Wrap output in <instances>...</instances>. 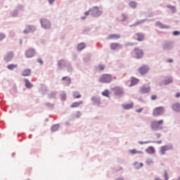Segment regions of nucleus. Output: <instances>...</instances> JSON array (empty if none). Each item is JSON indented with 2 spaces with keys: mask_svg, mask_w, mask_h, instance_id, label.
<instances>
[{
  "mask_svg": "<svg viewBox=\"0 0 180 180\" xmlns=\"http://www.w3.org/2000/svg\"><path fill=\"white\" fill-rule=\"evenodd\" d=\"M164 123V120H160L159 121H153L151 123V129L152 130L157 131V130H161L162 129V127H161V124Z\"/></svg>",
  "mask_w": 180,
  "mask_h": 180,
  "instance_id": "1",
  "label": "nucleus"
},
{
  "mask_svg": "<svg viewBox=\"0 0 180 180\" xmlns=\"http://www.w3.org/2000/svg\"><path fill=\"white\" fill-rule=\"evenodd\" d=\"M113 77H112L111 75L109 74H104L101 76L99 81L100 82H103L104 84L111 82Z\"/></svg>",
  "mask_w": 180,
  "mask_h": 180,
  "instance_id": "2",
  "label": "nucleus"
},
{
  "mask_svg": "<svg viewBox=\"0 0 180 180\" xmlns=\"http://www.w3.org/2000/svg\"><path fill=\"white\" fill-rule=\"evenodd\" d=\"M91 15L92 16H101L102 15V11H99V8L94 7L92 9H90Z\"/></svg>",
  "mask_w": 180,
  "mask_h": 180,
  "instance_id": "3",
  "label": "nucleus"
},
{
  "mask_svg": "<svg viewBox=\"0 0 180 180\" xmlns=\"http://www.w3.org/2000/svg\"><path fill=\"white\" fill-rule=\"evenodd\" d=\"M41 25L44 29H50V27H51V23L50 21L44 18L41 20Z\"/></svg>",
  "mask_w": 180,
  "mask_h": 180,
  "instance_id": "4",
  "label": "nucleus"
},
{
  "mask_svg": "<svg viewBox=\"0 0 180 180\" xmlns=\"http://www.w3.org/2000/svg\"><path fill=\"white\" fill-rule=\"evenodd\" d=\"M164 113V107H158L153 110L154 116H160Z\"/></svg>",
  "mask_w": 180,
  "mask_h": 180,
  "instance_id": "5",
  "label": "nucleus"
},
{
  "mask_svg": "<svg viewBox=\"0 0 180 180\" xmlns=\"http://www.w3.org/2000/svg\"><path fill=\"white\" fill-rule=\"evenodd\" d=\"M134 51L136 54V58H142L143 56H144V51L139 48H134Z\"/></svg>",
  "mask_w": 180,
  "mask_h": 180,
  "instance_id": "6",
  "label": "nucleus"
},
{
  "mask_svg": "<svg viewBox=\"0 0 180 180\" xmlns=\"http://www.w3.org/2000/svg\"><path fill=\"white\" fill-rule=\"evenodd\" d=\"M148 71H150V68L147 65H143L139 69V72H140L141 75H145V74H147Z\"/></svg>",
  "mask_w": 180,
  "mask_h": 180,
  "instance_id": "7",
  "label": "nucleus"
},
{
  "mask_svg": "<svg viewBox=\"0 0 180 180\" xmlns=\"http://www.w3.org/2000/svg\"><path fill=\"white\" fill-rule=\"evenodd\" d=\"M122 36L120 34H110L107 37L108 40H119Z\"/></svg>",
  "mask_w": 180,
  "mask_h": 180,
  "instance_id": "8",
  "label": "nucleus"
},
{
  "mask_svg": "<svg viewBox=\"0 0 180 180\" xmlns=\"http://www.w3.org/2000/svg\"><path fill=\"white\" fill-rule=\"evenodd\" d=\"M134 40H136L137 41H143L144 40V34L143 33H136L134 35Z\"/></svg>",
  "mask_w": 180,
  "mask_h": 180,
  "instance_id": "9",
  "label": "nucleus"
},
{
  "mask_svg": "<svg viewBox=\"0 0 180 180\" xmlns=\"http://www.w3.org/2000/svg\"><path fill=\"white\" fill-rule=\"evenodd\" d=\"M36 54V52L34 51V49H28L25 52V56L27 58H32V57H34V55Z\"/></svg>",
  "mask_w": 180,
  "mask_h": 180,
  "instance_id": "10",
  "label": "nucleus"
},
{
  "mask_svg": "<svg viewBox=\"0 0 180 180\" xmlns=\"http://www.w3.org/2000/svg\"><path fill=\"white\" fill-rule=\"evenodd\" d=\"M110 47L111 50H119V49H122V46L119 43H112Z\"/></svg>",
  "mask_w": 180,
  "mask_h": 180,
  "instance_id": "11",
  "label": "nucleus"
},
{
  "mask_svg": "<svg viewBox=\"0 0 180 180\" xmlns=\"http://www.w3.org/2000/svg\"><path fill=\"white\" fill-rule=\"evenodd\" d=\"M13 58V53L12 52H9L8 53H7V55L5 56L4 60L6 63H9V61H11V60H12Z\"/></svg>",
  "mask_w": 180,
  "mask_h": 180,
  "instance_id": "12",
  "label": "nucleus"
},
{
  "mask_svg": "<svg viewBox=\"0 0 180 180\" xmlns=\"http://www.w3.org/2000/svg\"><path fill=\"white\" fill-rule=\"evenodd\" d=\"M62 82L64 85H70V84H71V78L68 77H63L62 78Z\"/></svg>",
  "mask_w": 180,
  "mask_h": 180,
  "instance_id": "13",
  "label": "nucleus"
},
{
  "mask_svg": "<svg viewBox=\"0 0 180 180\" xmlns=\"http://www.w3.org/2000/svg\"><path fill=\"white\" fill-rule=\"evenodd\" d=\"M34 26L27 25L25 30H24V33L27 34L30 33V32H34L35 30Z\"/></svg>",
  "mask_w": 180,
  "mask_h": 180,
  "instance_id": "14",
  "label": "nucleus"
},
{
  "mask_svg": "<svg viewBox=\"0 0 180 180\" xmlns=\"http://www.w3.org/2000/svg\"><path fill=\"white\" fill-rule=\"evenodd\" d=\"M155 25L158 27H160V29H169V26H167V25L162 24L161 22H157L155 23Z\"/></svg>",
  "mask_w": 180,
  "mask_h": 180,
  "instance_id": "15",
  "label": "nucleus"
},
{
  "mask_svg": "<svg viewBox=\"0 0 180 180\" xmlns=\"http://www.w3.org/2000/svg\"><path fill=\"white\" fill-rule=\"evenodd\" d=\"M172 108L174 112H180V103H176L172 105Z\"/></svg>",
  "mask_w": 180,
  "mask_h": 180,
  "instance_id": "16",
  "label": "nucleus"
},
{
  "mask_svg": "<svg viewBox=\"0 0 180 180\" xmlns=\"http://www.w3.org/2000/svg\"><path fill=\"white\" fill-rule=\"evenodd\" d=\"M139 81L140 80L136 77H131V84L129 85V86H134V85H137V84H139Z\"/></svg>",
  "mask_w": 180,
  "mask_h": 180,
  "instance_id": "17",
  "label": "nucleus"
},
{
  "mask_svg": "<svg viewBox=\"0 0 180 180\" xmlns=\"http://www.w3.org/2000/svg\"><path fill=\"white\" fill-rule=\"evenodd\" d=\"M32 71L30 70V69H25L24 70H22V75L23 77H29V75H30Z\"/></svg>",
  "mask_w": 180,
  "mask_h": 180,
  "instance_id": "18",
  "label": "nucleus"
},
{
  "mask_svg": "<svg viewBox=\"0 0 180 180\" xmlns=\"http://www.w3.org/2000/svg\"><path fill=\"white\" fill-rule=\"evenodd\" d=\"M146 153H148V154H155V148H154V147H153V146L148 147L146 150Z\"/></svg>",
  "mask_w": 180,
  "mask_h": 180,
  "instance_id": "19",
  "label": "nucleus"
},
{
  "mask_svg": "<svg viewBox=\"0 0 180 180\" xmlns=\"http://www.w3.org/2000/svg\"><path fill=\"white\" fill-rule=\"evenodd\" d=\"M167 150H168V146H162L160 150V154L161 155H164L165 154L166 151H167Z\"/></svg>",
  "mask_w": 180,
  "mask_h": 180,
  "instance_id": "20",
  "label": "nucleus"
},
{
  "mask_svg": "<svg viewBox=\"0 0 180 180\" xmlns=\"http://www.w3.org/2000/svg\"><path fill=\"white\" fill-rule=\"evenodd\" d=\"M133 106H134L133 103L122 105V108L126 110L133 109Z\"/></svg>",
  "mask_w": 180,
  "mask_h": 180,
  "instance_id": "21",
  "label": "nucleus"
},
{
  "mask_svg": "<svg viewBox=\"0 0 180 180\" xmlns=\"http://www.w3.org/2000/svg\"><path fill=\"white\" fill-rule=\"evenodd\" d=\"M82 103H84V101H82L79 102H75L70 105V108H78V106H79L80 105H82Z\"/></svg>",
  "mask_w": 180,
  "mask_h": 180,
  "instance_id": "22",
  "label": "nucleus"
},
{
  "mask_svg": "<svg viewBox=\"0 0 180 180\" xmlns=\"http://www.w3.org/2000/svg\"><path fill=\"white\" fill-rule=\"evenodd\" d=\"M25 82V86H27V88H32L33 87V84L32 83H30V81H29V79H24Z\"/></svg>",
  "mask_w": 180,
  "mask_h": 180,
  "instance_id": "23",
  "label": "nucleus"
},
{
  "mask_svg": "<svg viewBox=\"0 0 180 180\" xmlns=\"http://www.w3.org/2000/svg\"><path fill=\"white\" fill-rule=\"evenodd\" d=\"M144 165L143 163H139L138 162H135L134 163V166L135 167V168H136V169H140V168H142V167Z\"/></svg>",
  "mask_w": 180,
  "mask_h": 180,
  "instance_id": "24",
  "label": "nucleus"
},
{
  "mask_svg": "<svg viewBox=\"0 0 180 180\" xmlns=\"http://www.w3.org/2000/svg\"><path fill=\"white\" fill-rule=\"evenodd\" d=\"M172 82V77H169L163 81V84L168 85V84H171Z\"/></svg>",
  "mask_w": 180,
  "mask_h": 180,
  "instance_id": "25",
  "label": "nucleus"
},
{
  "mask_svg": "<svg viewBox=\"0 0 180 180\" xmlns=\"http://www.w3.org/2000/svg\"><path fill=\"white\" fill-rule=\"evenodd\" d=\"M129 153L134 155V154H143V151H139L136 149H132L129 150Z\"/></svg>",
  "mask_w": 180,
  "mask_h": 180,
  "instance_id": "26",
  "label": "nucleus"
},
{
  "mask_svg": "<svg viewBox=\"0 0 180 180\" xmlns=\"http://www.w3.org/2000/svg\"><path fill=\"white\" fill-rule=\"evenodd\" d=\"M85 49V44L84 43H80L77 46V50L79 51H81L82 50H84Z\"/></svg>",
  "mask_w": 180,
  "mask_h": 180,
  "instance_id": "27",
  "label": "nucleus"
},
{
  "mask_svg": "<svg viewBox=\"0 0 180 180\" xmlns=\"http://www.w3.org/2000/svg\"><path fill=\"white\" fill-rule=\"evenodd\" d=\"M169 49H171V43L165 42L163 46V49L164 50H169Z\"/></svg>",
  "mask_w": 180,
  "mask_h": 180,
  "instance_id": "28",
  "label": "nucleus"
},
{
  "mask_svg": "<svg viewBox=\"0 0 180 180\" xmlns=\"http://www.w3.org/2000/svg\"><path fill=\"white\" fill-rule=\"evenodd\" d=\"M167 8L170 9V11H172V12L173 13H175V12H176V8L175 6H174L168 5V6H167Z\"/></svg>",
  "mask_w": 180,
  "mask_h": 180,
  "instance_id": "29",
  "label": "nucleus"
},
{
  "mask_svg": "<svg viewBox=\"0 0 180 180\" xmlns=\"http://www.w3.org/2000/svg\"><path fill=\"white\" fill-rule=\"evenodd\" d=\"M8 70H15V68H18V65L10 64L7 66Z\"/></svg>",
  "mask_w": 180,
  "mask_h": 180,
  "instance_id": "30",
  "label": "nucleus"
},
{
  "mask_svg": "<svg viewBox=\"0 0 180 180\" xmlns=\"http://www.w3.org/2000/svg\"><path fill=\"white\" fill-rule=\"evenodd\" d=\"M58 65H59V67H65V60H60L58 62Z\"/></svg>",
  "mask_w": 180,
  "mask_h": 180,
  "instance_id": "31",
  "label": "nucleus"
},
{
  "mask_svg": "<svg viewBox=\"0 0 180 180\" xmlns=\"http://www.w3.org/2000/svg\"><path fill=\"white\" fill-rule=\"evenodd\" d=\"M60 127V125L58 124H55L51 127L52 131H57L58 130V128Z\"/></svg>",
  "mask_w": 180,
  "mask_h": 180,
  "instance_id": "32",
  "label": "nucleus"
},
{
  "mask_svg": "<svg viewBox=\"0 0 180 180\" xmlns=\"http://www.w3.org/2000/svg\"><path fill=\"white\" fill-rule=\"evenodd\" d=\"M129 6H131V8H136L137 6V3L136 1H130Z\"/></svg>",
  "mask_w": 180,
  "mask_h": 180,
  "instance_id": "33",
  "label": "nucleus"
},
{
  "mask_svg": "<svg viewBox=\"0 0 180 180\" xmlns=\"http://www.w3.org/2000/svg\"><path fill=\"white\" fill-rule=\"evenodd\" d=\"M73 96L76 99H79V98H81V94H79L78 92H75Z\"/></svg>",
  "mask_w": 180,
  "mask_h": 180,
  "instance_id": "34",
  "label": "nucleus"
},
{
  "mask_svg": "<svg viewBox=\"0 0 180 180\" xmlns=\"http://www.w3.org/2000/svg\"><path fill=\"white\" fill-rule=\"evenodd\" d=\"M164 178H165V180H168L169 179L168 172H167V171H165Z\"/></svg>",
  "mask_w": 180,
  "mask_h": 180,
  "instance_id": "35",
  "label": "nucleus"
},
{
  "mask_svg": "<svg viewBox=\"0 0 180 180\" xmlns=\"http://www.w3.org/2000/svg\"><path fill=\"white\" fill-rule=\"evenodd\" d=\"M102 95H103L104 96H109V91H104L102 92Z\"/></svg>",
  "mask_w": 180,
  "mask_h": 180,
  "instance_id": "36",
  "label": "nucleus"
},
{
  "mask_svg": "<svg viewBox=\"0 0 180 180\" xmlns=\"http://www.w3.org/2000/svg\"><path fill=\"white\" fill-rule=\"evenodd\" d=\"M98 70L100 71H103V70H105V66L102 65H98Z\"/></svg>",
  "mask_w": 180,
  "mask_h": 180,
  "instance_id": "37",
  "label": "nucleus"
},
{
  "mask_svg": "<svg viewBox=\"0 0 180 180\" xmlns=\"http://www.w3.org/2000/svg\"><path fill=\"white\" fill-rule=\"evenodd\" d=\"M173 34H174V36H179L180 32H179V31H174V32H173Z\"/></svg>",
  "mask_w": 180,
  "mask_h": 180,
  "instance_id": "38",
  "label": "nucleus"
},
{
  "mask_svg": "<svg viewBox=\"0 0 180 180\" xmlns=\"http://www.w3.org/2000/svg\"><path fill=\"white\" fill-rule=\"evenodd\" d=\"M4 39H5V34H0V41H1V40H4Z\"/></svg>",
  "mask_w": 180,
  "mask_h": 180,
  "instance_id": "39",
  "label": "nucleus"
},
{
  "mask_svg": "<svg viewBox=\"0 0 180 180\" xmlns=\"http://www.w3.org/2000/svg\"><path fill=\"white\" fill-rule=\"evenodd\" d=\"M151 99H152V101H155V99H157V96H155V95L152 96Z\"/></svg>",
  "mask_w": 180,
  "mask_h": 180,
  "instance_id": "40",
  "label": "nucleus"
},
{
  "mask_svg": "<svg viewBox=\"0 0 180 180\" xmlns=\"http://www.w3.org/2000/svg\"><path fill=\"white\" fill-rule=\"evenodd\" d=\"M154 143H155V144H162V141H154Z\"/></svg>",
  "mask_w": 180,
  "mask_h": 180,
  "instance_id": "41",
  "label": "nucleus"
},
{
  "mask_svg": "<svg viewBox=\"0 0 180 180\" xmlns=\"http://www.w3.org/2000/svg\"><path fill=\"white\" fill-rule=\"evenodd\" d=\"M136 112H137V113H141V112H143V108H140L139 110H136Z\"/></svg>",
  "mask_w": 180,
  "mask_h": 180,
  "instance_id": "42",
  "label": "nucleus"
},
{
  "mask_svg": "<svg viewBox=\"0 0 180 180\" xmlns=\"http://www.w3.org/2000/svg\"><path fill=\"white\" fill-rule=\"evenodd\" d=\"M37 61L39 64H43V60H41V58H38Z\"/></svg>",
  "mask_w": 180,
  "mask_h": 180,
  "instance_id": "43",
  "label": "nucleus"
},
{
  "mask_svg": "<svg viewBox=\"0 0 180 180\" xmlns=\"http://www.w3.org/2000/svg\"><path fill=\"white\" fill-rule=\"evenodd\" d=\"M89 13H91V10H89V11L85 12V13H84V15H85L86 16H88V15H89Z\"/></svg>",
  "mask_w": 180,
  "mask_h": 180,
  "instance_id": "44",
  "label": "nucleus"
},
{
  "mask_svg": "<svg viewBox=\"0 0 180 180\" xmlns=\"http://www.w3.org/2000/svg\"><path fill=\"white\" fill-rule=\"evenodd\" d=\"M121 89H120V87L117 86V87H115L114 91H120Z\"/></svg>",
  "mask_w": 180,
  "mask_h": 180,
  "instance_id": "45",
  "label": "nucleus"
},
{
  "mask_svg": "<svg viewBox=\"0 0 180 180\" xmlns=\"http://www.w3.org/2000/svg\"><path fill=\"white\" fill-rule=\"evenodd\" d=\"M144 91H150V86H145Z\"/></svg>",
  "mask_w": 180,
  "mask_h": 180,
  "instance_id": "46",
  "label": "nucleus"
},
{
  "mask_svg": "<svg viewBox=\"0 0 180 180\" xmlns=\"http://www.w3.org/2000/svg\"><path fill=\"white\" fill-rule=\"evenodd\" d=\"M167 63H174V60L172 59L167 60Z\"/></svg>",
  "mask_w": 180,
  "mask_h": 180,
  "instance_id": "47",
  "label": "nucleus"
},
{
  "mask_svg": "<svg viewBox=\"0 0 180 180\" xmlns=\"http://www.w3.org/2000/svg\"><path fill=\"white\" fill-rule=\"evenodd\" d=\"M157 139H160V137H161V134H157Z\"/></svg>",
  "mask_w": 180,
  "mask_h": 180,
  "instance_id": "48",
  "label": "nucleus"
},
{
  "mask_svg": "<svg viewBox=\"0 0 180 180\" xmlns=\"http://www.w3.org/2000/svg\"><path fill=\"white\" fill-rule=\"evenodd\" d=\"M56 0H49V4H53Z\"/></svg>",
  "mask_w": 180,
  "mask_h": 180,
  "instance_id": "49",
  "label": "nucleus"
},
{
  "mask_svg": "<svg viewBox=\"0 0 180 180\" xmlns=\"http://www.w3.org/2000/svg\"><path fill=\"white\" fill-rule=\"evenodd\" d=\"M176 98H179V97H180V93H177V94H176Z\"/></svg>",
  "mask_w": 180,
  "mask_h": 180,
  "instance_id": "50",
  "label": "nucleus"
},
{
  "mask_svg": "<svg viewBox=\"0 0 180 180\" xmlns=\"http://www.w3.org/2000/svg\"><path fill=\"white\" fill-rule=\"evenodd\" d=\"M139 144H147V142H139Z\"/></svg>",
  "mask_w": 180,
  "mask_h": 180,
  "instance_id": "51",
  "label": "nucleus"
},
{
  "mask_svg": "<svg viewBox=\"0 0 180 180\" xmlns=\"http://www.w3.org/2000/svg\"><path fill=\"white\" fill-rule=\"evenodd\" d=\"M154 180H162V179H160L159 177H156V178H155Z\"/></svg>",
  "mask_w": 180,
  "mask_h": 180,
  "instance_id": "52",
  "label": "nucleus"
},
{
  "mask_svg": "<svg viewBox=\"0 0 180 180\" xmlns=\"http://www.w3.org/2000/svg\"><path fill=\"white\" fill-rule=\"evenodd\" d=\"M92 101H94V98H92Z\"/></svg>",
  "mask_w": 180,
  "mask_h": 180,
  "instance_id": "53",
  "label": "nucleus"
}]
</instances>
